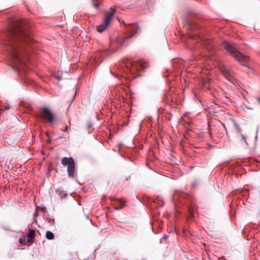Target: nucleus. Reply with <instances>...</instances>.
<instances>
[{"mask_svg": "<svg viewBox=\"0 0 260 260\" xmlns=\"http://www.w3.org/2000/svg\"><path fill=\"white\" fill-rule=\"evenodd\" d=\"M4 35L3 45L11 66L18 72L24 73L26 61L28 56V48H34L28 26L24 20H11Z\"/></svg>", "mask_w": 260, "mask_h": 260, "instance_id": "obj_1", "label": "nucleus"}, {"mask_svg": "<svg viewBox=\"0 0 260 260\" xmlns=\"http://www.w3.org/2000/svg\"><path fill=\"white\" fill-rule=\"evenodd\" d=\"M146 68L145 62L142 60L136 62L131 59H127L120 62L117 66L118 73L117 78L122 76L125 79H134L138 74L137 73L143 72Z\"/></svg>", "mask_w": 260, "mask_h": 260, "instance_id": "obj_2", "label": "nucleus"}, {"mask_svg": "<svg viewBox=\"0 0 260 260\" xmlns=\"http://www.w3.org/2000/svg\"><path fill=\"white\" fill-rule=\"evenodd\" d=\"M115 12L116 9L115 7H111L105 12V15L102 22L96 26V30L99 32H102L109 28L112 22L113 16Z\"/></svg>", "mask_w": 260, "mask_h": 260, "instance_id": "obj_3", "label": "nucleus"}, {"mask_svg": "<svg viewBox=\"0 0 260 260\" xmlns=\"http://www.w3.org/2000/svg\"><path fill=\"white\" fill-rule=\"evenodd\" d=\"M223 46L227 51L237 60L240 62H247L249 60V57L238 51L233 45L225 42Z\"/></svg>", "mask_w": 260, "mask_h": 260, "instance_id": "obj_4", "label": "nucleus"}, {"mask_svg": "<svg viewBox=\"0 0 260 260\" xmlns=\"http://www.w3.org/2000/svg\"><path fill=\"white\" fill-rule=\"evenodd\" d=\"M61 164L64 166H67L68 177L70 178L77 177V173L76 170L74 159L70 157H64L61 159Z\"/></svg>", "mask_w": 260, "mask_h": 260, "instance_id": "obj_5", "label": "nucleus"}, {"mask_svg": "<svg viewBox=\"0 0 260 260\" xmlns=\"http://www.w3.org/2000/svg\"><path fill=\"white\" fill-rule=\"evenodd\" d=\"M40 114L39 118L46 121L49 123H53L55 120V116L48 107H43L40 108Z\"/></svg>", "mask_w": 260, "mask_h": 260, "instance_id": "obj_6", "label": "nucleus"}, {"mask_svg": "<svg viewBox=\"0 0 260 260\" xmlns=\"http://www.w3.org/2000/svg\"><path fill=\"white\" fill-rule=\"evenodd\" d=\"M219 69L224 77L229 81L232 82L234 78V72L229 70L226 66L223 64L220 66Z\"/></svg>", "mask_w": 260, "mask_h": 260, "instance_id": "obj_7", "label": "nucleus"}, {"mask_svg": "<svg viewBox=\"0 0 260 260\" xmlns=\"http://www.w3.org/2000/svg\"><path fill=\"white\" fill-rule=\"evenodd\" d=\"M126 29L129 35L126 37L125 39H128L133 37L139 30V26L136 23L129 24L126 25Z\"/></svg>", "mask_w": 260, "mask_h": 260, "instance_id": "obj_8", "label": "nucleus"}, {"mask_svg": "<svg viewBox=\"0 0 260 260\" xmlns=\"http://www.w3.org/2000/svg\"><path fill=\"white\" fill-rule=\"evenodd\" d=\"M36 233L33 229H29L28 233L27 235V241L29 243L34 242V239L35 238Z\"/></svg>", "mask_w": 260, "mask_h": 260, "instance_id": "obj_9", "label": "nucleus"}, {"mask_svg": "<svg viewBox=\"0 0 260 260\" xmlns=\"http://www.w3.org/2000/svg\"><path fill=\"white\" fill-rule=\"evenodd\" d=\"M153 202H154V204H155L156 203H157V206L158 207H162L164 204V201L162 200L161 198H160L159 197H158L157 199H156L155 201H153Z\"/></svg>", "mask_w": 260, "mask_h": 260, "instance_id": "obj_10", "label": "nucleus"}, {"mask_svg": "<svg viewBox=\"0 0 260 260\" xmlns=\"http://www.w3.org/2000/svg\"><path fill=\"white\" fill-rule=\"evenodd\" d=\"M189 216L187 218V220H191L194 217L193 211L192 207H189L188 208Z\"/></svg>", "mask_w": 260, "mask_h": 260, "instance_id": "obj_11", "label": "nucleus"}, {"mask_svg": "<svg viewBox=\"0 0 260 260\" xmlns=\"http://www.w3.org/2000/svg\"><path fill=\"white\" fill-rule=\"evenodd\" d=\"M46 238L48 240H53L54 238V236L51 232L47 231L46 233Z\"/></svg>", "mask_w": 260, "mask_h": 260, "instance_id": "obj_12", "label": "nucleus"}, {"mask_svg": "<svg viewBox=\"0 0 260 260\" xmlns=\"http://www.w3.org/2000/svg\"><path fill=\"white\" fill-rule=\"evenodd\" d=\"M186 194H185L184 192L178 191L175 193L174 195V199H176L177 197L184 198L186 197Z\"/></svg>", "mask_w": 260, "mask_h": 260, "instance_id": "obj_13", "label": "nucleus"}, {"mask_svg": "<svg viewBox=\"0 0 260 260\" xmlns=\"http://www.w3.org/2000/svg\"><path fill=\"white\" fill-rule=\"evenodd\" d=\"M116 200L120 204V207L116 208L117 210H119V209L122 208L123 207H124V206L125 205V203L124 201H122V200H121L119 199H116Z\"/></svg>", "mask_w": 260, "mask_h": 260, "instance_id": "obj_14", "label": "nucleus"}, {"mask_svg": "<svg viewBox=\"0 0 260 260\" xmlns=\"http://www.w3.org/2000/svg\"><path fill=\"white\" fill-rule=\"evenodd\" d=\"M36 209L38 211L41 212L42 213H45L46 212V208L45 207L43 206H38L36 207Z\"/></svg>", "mask_w": 260, "mask_h": 260, "instance_id": "obj_15", "label": "nucleus"}, {"mask_svg": "<svg viewBox=\"0 0 260 260\" xmlns=\"http://www.w3.org/2000/svg\"><path fill=\"white\" fill-rule=\"evenodd\" d=\"M87 127L89 131H92V124L91 123H88Z\"/></svg>", "mask_w": 260, "mask_h": 260, "instance_id": "obj_16", "label": "nucleus"}, {"mask_svg": "<svg viewBox=\"0 0 260 260\" xmlns=\"http://www.w3.org/2000/svg\"><path fill=\"white\" fill-rule=\"evenodd\" d=\"M208 132L211 138H212L211 128H210V124H208Z\"/></svg>", "mask_w": 260, "mask_h": 260, "instance_id": "obj_17", "label": "nucleus"}, {"mask_svg": "<svg viewBox=\"0 0 260 260\" xmlns=\"http://www.w3.org/2000/svg\"><path fill=\"white\" fill-rule=\"evenodd\" d=\"M101 55V56H103V52L102 51H100V52H98L96 53L95 55V58H94V59L96 60V57L98 56V55Z\"/></svg>", "mask_w": 260, "mask_h": 260, "instance_id": "obj_18", "label": "nucleus"}, {"mask_svg": "<svg viewBox=\"0 0 260 260\" xmlns=\"http://www.w3.org/2000/svg\"><path fill=\"white\" fill-rule=\"evenodd\" d=\"M48 222L50 223V225L54 224V220L51 219H49Z\"/></svg>", "mask_w": 260, "mask_h": 260, "instance_id": "obj_19", "label": "nucleus"}, {"mask_svg": "<svg viewBox=\"0 0 260 260\" xmlns=\"http://www.w3.org/2000/svg\"><path fill=\"white\" fill-rule=\"evenodd\" d=\"M235 126H236L237 130L238 131V132H240V129L239 126L238 125V124L236 122H235Z\"/></svg>", "mask_w": 260, "mask_h": 260, "instance_id": "obj_20", "label": "nucleus"}, {"mask_svg": "<svg viewBox=\"0 0 260 260\" xmlns=\"http://www.w3.org/2000/svg\"><path fill=\"white\" fill-rule=\"evenodd\" d=\"M38 212L37 209L36 210L35 213H34V215L37 217L38 215Z\"/></svg>", "mask_w": 260, "mask_h": 260, "instance_id": "obj_21", "label": "nucleus"}, {"mask_svg": "<svg viewBox=\"0 0 260 260\" xmlns=\"http://www.w3.org/2000/svg\"><path fill=\"white\" fill-rule=\"evenodd\" d=\"M68 129V126H66L65 129L63 130H62V131L63 132H67Z\"/></svg>", "mask_w": 260, "mask_h": 260, "instance_id": "obj_22", "label": "nucleus"}, {"mask_svg": "<svg viewBox=\"0 0 260 260\" xmlns=\"http://www.w3.org/2000/svg\"><path fill=\"white\" fill-rule=\"evenodd\" d=\"M75 98V94H74V95H73V96L72 98V101H71V103L74 100Z\"/></svg>", "mask_w": 260, "mask_h": 260, "instance_id": "obj_23", "label": "nucleus"}, {"mask_svg": "<svg viewBox=\"0 0 260 260\" xmlns=\"http://www.w3.org/2000/svg\"><path fill=\"white\" fill-rule=\"evenodd\" d=\"M56 77L58 80H61V77L60 76H57Z\"/></svg>", "mask_w": 260, "mask_h": 260, "instance_id": "obj_24", "label": "nucleus"}, {"mask_svg": "<svg viewBox=\"0 0 260 260\" xmlns=\"http://www.w3.org/2000/svg\"><path fill=\"white\" fill-rule=\"evenodd\" d=\"M164 238H165V239L166 240V239H167L168 237L166 236H164Z\"/></svg>", "mask_w": 260, "mask_h": 260, "instance_id": "obj_25", "label": "nucleus"}, {"mask_svg": "<svg viewBox=\"0 0 260 260\" xmlns=\"http://www.w3.org/2000/svg\"><path fill=\"white\" fill-rule=\"evenodd\" d=\"M9 108H9V107H6V109H7V110L9 109Z\"/></svg>", "mask_w": 260, "mask_h": 260, "instance_id": "obj_26", "label": "nucleus"}]
</instances>
